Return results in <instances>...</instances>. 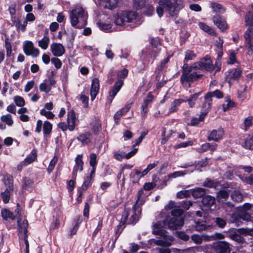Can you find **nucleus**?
Returning a JSON list of instances; mask_svg holds the SVG:
<instances>
[{"label":"nucleus","instance_id":"obj_41","mask_svg":"<svg viewBox=\"0 0 253 253\" xmlns=\"http://www.w3.org/2000/svg\"><path fill=\"white\" fill-rule=\"evenodd\" d=\"M192 69L191 66H189L187 63L184 62L182 67V75L180 77V81L184 78H186L192 72Z\"/></svg>","mask_w":253,"mask_h":253},{"label":"nucleus","instance_id":"obj_33","mask_svg":"<svg viewBox=\"0 0 253 253\" xmlns=\"http://www.w3.org/2000/svg\"><path fill=\"white\" fill-rule=\"evenodd\" d=\"M223 41L220 38L218 41H216L215 43V45L216 47V52L218 55V60L221 58L223 55Z\"/></svg>","mask_w":253,"mask_h":253},{"label":"nucleus","instance_id":"obj_30","mask_svg":"<svg viewBox=\"0 0 253 253\" xmlns=\"http://www.w3.org/2000/svg\"><path fill=\"white\" fill-rule=\"evenodd\" d=\"M34 181L28 177H24L22 179V188L29 191L33 187Z\"/></svg>","mask_w":253,"mask_h":253},{"label":"nucleus","instance_id":"obj_58","mask_svg":"<svg viewBox=\"0 0 253 253\" xmlns=\"http://www.w3.org/2000/svg\"><path fill=\"white\" fill-rule=\"evenodd\" d=\"M97 164V156L96 154L91 153L89 155V165L91 167H96Z\"/></svg>","mask_w":253,"mask_h":253},{"label":"nucleus","instance_id":"obj_20","mask_svg":"<svg viewBox=\"0 0 253 253\" xmlns=\"http://www.w3.org/2000/svg\"><path fill=\"white\" fill-rule=\"evenodd\" d=\"M240 144L245 148L250 150L253 149V135L246 137L240 138Z\"/></svg>","mask_w":253,"mask_h":253},{"label":"nucleus","instance_id":"obj_55","mask_svg":"<svg viewBox=\"0 0 253 253\" xmlns=\"http://www.w3.org/2000/svg\"><path fill=\"white\" fill-rule=\"evenodd\" d=\"M4 185L6 187L5 189L13 191V180L11 177H8L6 179Z\"/></svg>","mask_w":253,"mask_h":253},{"label":"nucleus","instance_id":"obj_50","mask_svg":"<svg viewBox=\"0 0 253 253\" xmlns=\"http://www.w3.org/2000/svg\"><path fill=\"white\" fill-rule=\"evenodd\" d=\"M196 57V54L193 51L191 50H187L185 52V56L184 60V62H187L189 60H192Z\"/></svg>","mask_w":253,"mask_h":253},{"label":"nucleus","instance_id":"obj_8","mask_svg":"<svg viewBox=\"0 0 253 253\" xmlns=\"http://www.w3.org/2000/svg\"><path fill=\"white\" fill-rule=\"evenodd\" d=\"M83 155H78L75 159V165L73 167L72 172V178H76L78 171H82L83 170L84 164L83 160Z\"/></svg>","mask_w":253,"mask_h":253},{"label":"nucleus","instance_id":"obj_9","mask_svg":"<svg viewBox=\"0 0 253 253\" xmlns=\"http://www.w3.org/2000/svg\"><path fill=\"white\" fill-rule=\"evenodd\" d=\"M212 20L214 24L222 32H224L227 29V24L224 17L220 14H216L212 17Z\"/></svg>","mask_w":253,"mask_h":253},{"label":"nucleus","instance_id":"obj_22","mask_svg":"<svg viewBox=\"0 0 253 253\" xmlns=\"http://www.w3.org/2000/svg\"><path fill=\"white\" fill-rule=\"evenodd\" d=\"M144 189L141 188L136 194V200L134 205V208L135 207H140L145 203V195H144Z\"/></svg>","mask_w":253,"mask_h":253},{"label":"nucleus","instance_id":"obj_45","mask_svg":"<svg viewBox=\"0 0 253 253\" xmlns=\"http://www.w3.org/2000/svg\"><path fill=\"white\" fill-rule=\"evenodd\" d=\"M76 179L72 178V179L68 181L67 182V188L68 192L71 194H72L73 191L76 187Z\"/></svg>","mask_w":253,"mask_h":253},{"label":"nucleus","instance_id":"obj_4","mask_svg":"<svg viewBox=\"0 0 253 253\" xmlns=\"http://www.w3.org/2000/svg\"><path fill=\"white\" fill-rule=\"evenodd\" d=\"M136 16L137 14L134 11H122L117 12L114 22L117 25L123 26L126 23L132 22Z\"/></svg>","mask_w":253,"mask_h":253},{"label":"nucleus","instance_id":"obj_31","mask_svg":"<svg viewBox=\"0 0 253 253\" xmlns=\"http://www.w3.org/2000/svg\"><path fill=\"white\" fill-rule=\"evenodd\" d=\"M132 210L133 211V213L130 217L128 222V224H133L136 221L138 220V216L137 214V212L140 214L142 210L141 208H140V207H135V208H134V205L132 207Z\"/></svg>","mask_w":253,"mask_h":253},{"label":"nucleus","instance_id":"obj_6","mask_svg":"<svg viewBox=\"0 0 253 253\" xmlns=\"http://www.w3.org/2000/svg\"><path fill=\"white\" fill-rule=\"evenodd\" d=\"M212 249L216 253H230L229 244L224 241H217L213 244Z\"/></svg>","mask_w":253,"mask_h":253},{"label":"nucleus","instance_id":"obj_18","mask_svg":"<svg viewBox=\"0 0 253 253\" xmlns=\"http://www.w3.org/2000/svg\"><path fill=\"white\" fill-rule=\"evenodd\" d=\"M212 104V99L211 98V95L206 94L204 97V101L201 105V110L209 112L211 109Z\"/></svg>","mask_w":253,"mask_h":253},{"label":"nucleus","instance_id":"obj_26","mask_svg":"<svg viewBox=\"0 0 253 253\" xmlns=\"http://www.w3.org/2000/svg\"><path fill=\"white\" fill-rule=\"evenodd\" d=\"M202 203L204 207L209 208L215 204V199L211 196L204 195L202 199Z\"/></svg>","mask_w":253,"mask_h":253},{"label":"nucleus","instance_id":"obj_1","mask_svg":"<svg viewBox=\"0 0 253 253\" xmlns=\"http://www.w3.org/2000/svg\"><path fill=\"white\" fill-rule=\"evenodd\" d=\"M183 213V210L181 209L172 210L170 212V215L165 216L163 220L164 224L167 225L170 229H180L184 224V218L182 217Z\"/></svg>","mask_w":253,"mask_h":253},{"label":"nucleus","instance_id":"obj_52","mask_svg":"<svg viewBox=\"0 0 253 253\" xmlns=\"http://www.w3.org/2000/svg\"><path fill=\"white\" fill-rule=\"evenodd\" d=\"M0 119L2 122L5 123L7 125L11 126L13 124V121L11 118V116L10 114H7L6 115H2L0 117Z\"/></svg>","mask_w":253,"mask_h":253},{"label":"nucleus","instance_id":"obj_53","mask_svg":"<svg viewBox=\"0 0 253 253\" xmlns=\"http://www.w3.org/2000/svg\"><path fill=\"white\" fill-rule=\"evenodd\" d=\"M190 196V190H181L176 193V197L178 199L187 198Z\"/></svg>","mask_w":253,"mask_h":253},{"label":"nucleus","instance_id":"obj_42","mask_svg":"<svg viewBox=\"0 0 253 253\" xmlns=\"http://www.w3.org/2000/svg\"><path fill=\"white\" fill-rule=\"evenodd\" d=\"M89 134L82 133L77 138L78 141L81 142L83 145L89 144L90 142V139L88 136Z\"/></svg>","mask_w":253,"mask_h":253},{"label":"nucleus","instance_id":"obj_24","mask_svg":"<svg viewBox=\"0 0 253 253\" xmlns=\"http://www.w3.org/2000/svg\"><path fill=\"white\" fill-rule=\"evenodd\" d=\"M190 195H191L195 199L203 197L206 193V190L202 187H195L190 189Z\"/></svg>","mask_w":253,"mask_h":253},{"label":"nucleus","instance_id":"obj_61","mask_svg":"<svg viewBox=\"0 0 253 253\" xmlns=\"http://www.w3.org/2000/svg\"><path fill=\"white\" fill-rule=\"evenodd\" d=\"M47 81V80H45L44 82L42 83L39 86V89L41 91H43L45 93H48L50 90L51 87L48 86V84L45 83V82Z\"/></svg>","mask_w":253,"mask_h":253},{"label":"nucleus","instance_id":"obj_48","mask_svg":"<svg viewBox=\"0 0 253 253\" xmlns=\"http://www.w3.org/2000/svg\"><path fill=\"white\" fill-rule=\"evenodd\" d=\"M208 164V159L207 157H206L200 161H195L192 166H194L195 167L202 168L206 167Z\"/></svg>","mask_w":253,"mask_h":253},{"label":"nucleus","instance_id":"obj_12","mask_svg":"<svg viewBox=\"0 0 253 253\" xmlns=\"http://www.w3.org/2000/svg\"><path fill=\"white\" fill-rule=\"evenodd\" d=\"M224 134V130L223 128L216 129H213L209 134L207 139L208 141H214L215 142L218 141L221 139Z\"/></svg>","mask_w":253,"mask_h":253},{"label":"nucleus","instance_id":"obj_17","mask_svg":"<svg viewBox=\"0 0 253 253\" xmlns=\"http://www.w3.org/2000/svg\"><path fill=\"white\" fill-rule=\"evenodd\" d=\"M67 123L70 131H73L76 127V116L74 110H71L68 113Z\"/></svg>","mask_w":253,"mask_h":253},{"label":"nucleus","instance_id":"obj_15","mask_svg":"<svg viewBox=\"0 0 253 253\" xmlns=\"http://www.w3.org/2000/svg\"><path fill=\"white\" fill-rule=\"evenodd\" d=\"M50 50L53 55L56 57H60L64 54L65 50L61 43H53L50 45Z\"/></svg>","mask_w":253,"mask_h":253},{"label":"nucleus","instance_id":"obj_5","mask_svg":"<svg viewBox=\"0 0 253 253\" xmlns=\"http://www.w3.org/2000/svg\"><path fill=\"white\" fill-rule=\"evenodd\" d=\"M23 51L26 55H31L33 57L39 56L40 51L37 48H34L33 43L30 41H26L23 46Z\"/></svg>","mask_w":253,"mask_h":253},{"label":"nucleus","instance_id":"obj_46","mask_svg":"<svg viewBox=\"0 0 253 253\" xmlns=\"http://www.w3.org/2000/svg\"><path fill=\"white\" fill-rule=\"evenodd\" d=\"M49 42V37L44 36L43 38L39 42V46L43 49H46L48 47Z\"/></svg>","mask_w":253,"mask_h":253},{"label":"nucleus","instance_id":"obj_39","mask_svg":"<svg viewBox=\"0 0 253 253\" xmlns=\"http://www.w3.org/2000/svg\"><path fill=\"white\" fill-rule=\"evenodd\" d=\"M128 74V71L126 68L119 71L117 73V80L116 82H120V83L122 82V85H123L124 84V80L127 77Z\"/></svg>","mask_w":253,"mask_h":253},{"label":"nucleus","instance_id":"obj_60","mask_svg":"<svg viewBox=\"0 0 253 253\" xmlns=\"http://www.w3.org/2000/svg\"><path fill=\"white\" fill-rule=\"evenodd\" d=\"M14 101L16 105L19 107H23L25 104L24 98L18 95H16L14 97Z\"/></svg>","mask_w":253,"mask_h":253},{"label":"nucleus","instance_id":"obj_2","mask_svg":"<svg viewBox=\"0 0 253 253\" xmlns=\"http://www.w3.org/2000/svg\"><path fill=\"white\" fill-rule=\"evenodd\" d=\"M159 4L165 7L170 16H177L184 6L183 0H159Z\"/></svg>","mask_w":253,"mask_h":253},{"label":"nucleus","instance_id":"obj_35","mask_svg":"<svg viewBox=\"0 0 253 253\" xmlns=\"http://www.w3.org/2000/svg\"><path fill=\"white\" fill-rule=\"evenodd\" d=\"M198 25L201 29H202L204 32L208 33L211 36H215L216 35V32L215 30L211 28V27L207 25L206 23L202 22H200L198 23Z\"/></svg>","mask_w":253,"mask_h":253},{"label":"nucleus","instance_id":"obj_63","mask_svg":"<svg viewBox=\"0 0 253 253\" xmlns=\"http://www.w3.org/2000/svg\"><path fill=\"white\" fill-rule=\"evenodd\" d=\"M214 222L216 225L220 228H223L226 225V221L221 217L215 218Z\"/></svg>","mask_w":253,"mask_h":253},{"label":"nucleus","instance_id":"obj_49","mask_svg":"<svg viewBox=\"0 0 253 253\" xmlns=\"http://www.w3.org/2000/svg\"><path fill=\"white\" fill-rule=\"evenodd\" d=\"M129 211H130L129 209H128V208L125 209L124 211L122 214L121 220L119 224L123 225L126 223V222L128 219V217L129 215Z\"/></svg>","mask_w":253,"mask_h":253},{"label":"nucleus","instance_id":"obj_13","mask_svg":"<svg viewBox=\"0 0 253 253\" xmlns=\"http://www.w3.org/2000/svg\"><path fill=\"white\" fill-rule=\"evenodd\" d=\"M100 88L99 80L97 78H94L92 79L91 87L90 89V94L91 100H93L98 93Z\"/></svg>","mask_w":253,"mask_h":253},{"label":"nucleus","instance_id":"obj_11","mask_svg":"<svg viewBox=\"0 0 253 253\" xmlns=\"http://www.w3.org/2000/svg\"><path fill=\"white\" fill-rule=\"evenodd\" d=\"M237 81V68L229 69L226 72V77L225 79V82L229 84L231 86L234 83Z\"/></svg>","mask_w":253,"mask_h":253},{"label":"nucleus","instance_id":"obj_14","mask_svg":"<svg viewBox=\"0 0 253 253\" xmlns=\"http://www.w3.org/2000/svg\"><path fill=\"white\" fill-rule=\"evenodd\" d=\"M154 99V95L151 92H149L146 98L144 99L141 105V114L143 117L146 116L148 111V106Z\"/></svg>","mask_w":253,"mask_h":253},{"label":"nucleus","instance_id":"obj_47","mask_svg":"<svg viewBox=\"0 0 253 253\" xmlns=\"http://www.w3.org/2000/svg\"><path fill=\"white\" fill-rule=\"evenodd\" d=\"M94 180L87 176L84 177L83 183L82 185V188L87 190L90 187L93 183Z\"/></svg>","mask_w":253,"mask_h":253},{"label":"nucleus","instance_id":"obj_25","mask_svg":"<svg viewBox=\"0 0 253 253\" xmlns=\"http://www.w3.org/2000/svg\"><path fill=\"white\" fill-rule=\"evenodd\" d=\"M173 54L169 55L166 58L162 60L159 64L157 66L156 72H157L158 75H161L166 67V64L169 61L170 58L172 57Z\"/></svg>","mask_w":253,"mask_h":253},{"label":"nucleus","instance_id":"obj_16","mask_svg":"<svg viewBox=\"0 0 253 253\" xmlns=\"http://www.w3.org/2000/svg\"><path fill=\"white\" fill-rule=\"evenodd\" d=\"M246 25L249 26L244 34V37L249 38L251 32H253V12H249L245 18Z\"/></svg>","mask_w":253,"mask_h":253},{"label":"nucleus","instance_id":"obj_7","mask_svg":"<svg viewBox=\"0 0 253 253\" xmlns=\"http://www.w3.org/2000/svg\"><path fill=\"white\" fill-rule=\"evenodd\" d=\"M251 208V205L248 203L245 204L242 207H238V219L241 218L246 221H251L252 217L247 212Z\"/></svg>","mask_w":253,"mask_h":253},{"label":"nucleus","instance_id":"obj_27","mask_svg":"<svg viewBox=\"0 0 253 253\" xmlns=\"http://www.w3.org/2000/svg\"><path fill=\"white\" fill-rule=\"evenodd\" d=\"M52 125L48 121H46L43 124V135L44 139L50 137L52 132Z\"/></svg>","mask_w":253,"mask_h":253},{"label":"nucleus","instance_id":"obj_23","mask_svg":"<svg viewBox=\"0 0 253 253\" xmlns=\"http://www.w3.org/2000/svg\"><path fill=\"white\" fill-rule=\"evenodd\" d=\"M122 86V82L120 83V82H116L114 85L110 88L109 92V96L111 97L110 103L112 102L113 99Z\"/></svg>","mask_w":253,"mask_h":253},{"label":"nucleus","instance_id":"obj_37","mask_svg":"<svg viewBox=\"0 0 253 253\" xmlns=\"http://www.w3.org/2000/svg\"><path fill=\"white\" fill-rule=\"evenodd\" d=\"M133 170L134 171L135 174L132 175V173H131L130 175L131 182L133 184L138 183L140 179L144 176L142 175V173L139 170L134 169Z\"/></svg>","mask_w":253,"mask_h":253},{"label":"nucleus","instance_id":"obj_29","mask_svg":"<svg viewBox=\"0 0 253 253\" xmlns=\"http://www.w3.org/2000/svg\"><path fill=\"white\" fill-rule=\"evenodd\" d=\"M184 102V100H182L181 98L176 99L171 103V106L169 109V114L176 112L178 111V107L180 106L181 104Z\"/></svg>","mask_w":253,"mask_h":253},{"label":"nucleus","instance_id":"obj_28","mask_svg":"<svg viewBox=\"0 0 253 253\" xmlns=\"http://www.w3.org/2000/svg\"><path fill=\"white\" fill-rule=\"evenodd\" d=\"M1 216L4 220H7L8 219L14 220L16 218V216L14 214L13 212L5 208L1 209Z\"/></svg>","mask_w":253,"mask_h":253},{"label":"nucleus","instance_id":"obj_59","mask_svg":"<svg viewBox=\"0 0 253 253\" xmlns=\"http://www.w3.org/2000/svg\"><path fill=\"white\" fill-rule=\"evenodd\" d=\"M40 113L42 116H45L48 119H53L55 116L53 113L46 111L45 109H41Z\"/></svg>","mask_w":253,"mask_h":253},{"label":"nucleus","instance_id":"obj_44","mask_svg":"<svg viewBox=\"0 0 253 253\" xmlns=\"http://www.w3.org/2000/svg\"><path fill=\"white\" fill-rule=\"evenodd\" d=\"M146 0H133V7L138 10L144 8L146 5Z\"/></svg>","mask_w":253,"mask_h":253},{"label":"nucleus","instance_id":"obj_54","mask_svg":"<svg viewBox=\"0 0 253 253\" xmlns=\"http://www.w3.org/2000/svg\"><path fill=\"white\" fill-rule=\"evenodd\" d=\"M193 144V142L191 140H189L184 142H181L179 144H176L174 146V148L175 149H178L181 148H185L188 146H192Z\"/></svg>","mask_w":253,"mask_h":253},{"label":"nucleus","instance_id":"obj_32","mask_svg":"<svg viewBox=\"0 0 253 253\" xmlns=\"http://www.w3.org/2000/svg\"><path fill=\"white\" fill-rule=\"evenodd\" d=\"M225 100L227 102V104H223L222 105V109L224 112L227 111L229 110L232 109L235 106L236 103L230 99L229 96H226Z\"/></svg>","mask_w":253,"mask_h":253},{"label":"nucleus","instance_id":"obj_21","mask_svg":"<svg viewBox=\"0 0 253 253\" xmlns=\"http://www.w3.org/2000/svg\"><path fill=\"white\" fill-rule=\"evenodd\" d=\"M153 234L159 235L162 237H166V231L163 229L162 224L160 222H157L153 225Z\"/></svg>","mask_w":253,"mask_h":253},{"label":"nucleus","instance_id":"obj_10","mask_svg":"<svg viewBox=\"0 0 253 253\" xmlns=\"http://www.w3.org/2000/svg\"><path fill=\"white\" fill-rule=\"evenodd\" d=\"M200 70H205L212 72L214 70L213 65L210 57L206 56L201 61H199Z\"/></svg>","mask_w":253,"mask_h":253},{"label":"nucleus","instance_id":"obj_51","mask_svg":"<svg viewBox=\"0 0 253 253\" xmlns=\"http://www.w3.org/2000/svg\"><path fill=\"white\" fill-rule=\"evenodd\" d=\"M207 95H211V98L212 97H215L217 98L220 99L223 97V92L219 89H216L213 91H209L206 93Z\"/></svg>","mask_w":253,"mask_h":253},{"label":"nucleus","instance_id":"obj_34","mask_svg":"<svg viewBox=\"0 0 253 253\" xmlns=\"http://www.w3.org/2000/svg\"><path fill=\"white\" fill-rule=\"evenodd\" d=\"M37 158V151L36 149H33L31 153L27 156L24 160L27 165L34 162Z\"/></svg>","mask_w":253,"mask_h":253},{"label":"nucleus","instance_id":"obj_38","mask_svg":"<svg viewBox=\"0 0 253 253\" xmlns=\"http://www.w3.org/2000/svg\"><path fill=\"white\" fill-rule=\"evenodd\" d=\"M119 0H104V8L110 10H113L118 6Z\"/></svg>","mask_w":253,"mask_h":253},{"label":"nucleus","instance_id":"obj_36","mask_svg":"<svg viewBox=\"0 0 253 253\" xmlns=\"http://www.w3.org/2000/svg\"><path fill=\"white\" fill-rule=\"evenodd\" d=\"M162 42L163 40L158 37H152L149 39V43L151 47L154 48H159V46L162 45Z\"/></svg>","mask_w":253,"mask_h":253},{"label":"nucleus","instance_id":"obj_43","mask_svg":"<svg viewBox=\"0 0 253 253\" xmlns=\"http://www.w3.org/2000/svg\"><path fill=\"white\" fill-rule=\"evenodd\" d=\"M13 191L8 190V189H5L3 192H2L0 196L2 199V200L4 204H7L9 203V200L10 199V192Z\"/></svg>","mask_w":253,"mask_h":253},{"label":"nucleus","instance_id":"obj_19","mask_svg":"<svg viewBox=\"0 0 253 253\" xmlns=\"http://www.w3.org/2000/svg\"><path fill=\"white\" fill-rule=\"evenodd\" d=\"M203 76V74H198L196 72L190 73L186 78L181 80L180 83L182 84L185 83H193L201 79Z\"/></svg>","mask_w":253,"mask_h":253},{"label":"nucleus","instance_id":"obj_3","mask_svg":"<svg viewBox=\"0 0 253 253\" xmlns=\"http://www.w3.org/2000/svg\"><path fill=\"white\" fill-rule=\"evenodd\" d=\"M71 25L76 28H82L87 25V21L84 19V10L82 7H76L70 12Z\"/></svg>","mask_w":253,"mask_h":253},{"label":"nucleus","instance_id":"obj_40","mask_svg":"<svg viewBox=\"0 0 253 253\" xmlns=\"http://www.w3.org/2000/svg\"><path fill=\"white\" fill-rule=\"evenodd\" d=\"M219 181L211 180L209 178H206L205 181L203 182V185L204 187H207L211 188H216L219 185Z\"/></svg>","mask_w":253,"mask_h":253},{"label":"nucleus","instance_id":"obj_56","mask_svg":"<svg viewBox=\"0 0 253 253\" xmlns=\"http://www.w3.org/2000/svg\"><path fill=\"white\" fill-rule=\"evenodd\" d=\"M101 128V124L99 121H96L93 124L92 126V130L95 135H97L98 134Z\"/></svg>","mask_w":253,"mask_h":253},{"label":"nucleus","instance_id":"obj_62","mask_svg":"<svg viewBox=\"0 0 253 253\" xmlns=\"http://www.w3.org/2000/svg\"><path fill=\"white\" fill-rule=\"evenodd\" d=\"M246 40V43L249 46V48L251 50H253V32H251L249 34V38L244 37Z\"/></svg>","mask_w":253,"mask_h":253},{"label":"nucleus","instance_id":"obj_64","mask_svg":"<svg viewBox=\"0 0 253 253\" xmlns=\"http://www.w3.org/2000/svg\"><path fill=\"white\" fill-rule=\"evenodd\" d=\"M253 117L252 116H249L246 118L244 122V129L247 130L250 127L252 126L253 124Z\"/></svg>","mask_w":253,"mask_h":253},{"label":"nucleus","instance_id":"obj_57","mask_svg":"<svg viewBox=\"0 0 253 253\" xmlns=\"http://www.w3.org/2000/svg\"><path fill=\"white\" fill-rule=\"evenodd\" d=\"M102 227H103V218L102 217H99L97 226L92 233V237L93 238L96 237L98 232L101 230Z\"/></svg>","mask_w":253,"mask_h":253}]
</instances>
